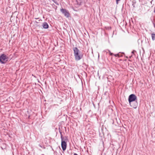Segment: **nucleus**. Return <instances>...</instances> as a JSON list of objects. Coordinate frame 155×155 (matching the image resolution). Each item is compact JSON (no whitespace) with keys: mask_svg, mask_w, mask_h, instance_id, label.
Listing matches in <instances>:
<instances>
[{"mask_svg":"<svg viewBox=\"0 0 155 155\" xmlns=\"http://www.w3.org/2000/svg\"><path fill=\"white\" fill-rule=\"evenodd\" d=\"M132 56V55H131V56H130V58Z\"/></svg>","mask_w":155,"mask_h":155,"instance_id":"nucleus-18","label":"nucleus"},{"mask_svg":"<svg viewBox=\"0 0 155 155\" xmlns=\"http://www.w3.org/2000/svg\"><path fill=\"white\" fill-rule=\"evenodd\" d=\"M53 1L56 5H59L58 3L55 0H52Z\"/></svg>","mask_w":155,"mask_h":155,"instance_id":"nucleus-11","label":"nucleus"},{"mask_svg":"<svg viewBox=\"0 0 155 155\" xmlns=\"http://www.w3.org/2000/svg\"><path fill=\"white\" fill-rule=\"evenodd\" d=\"M136 51L135 50H133L132 52V53L133 54H134V53L135 52H136Z\"/></svg>","mask_w":155,"mask_h":155,"instance_id":"nucleus-13","label":"nucleus"},{"mask_svg":"<svg viewBox=\"0 0 155 155\" xmlns=\"http://www.w3.org/2000/svg\"><path fill=\"white\" fill-rule=\"evenodd\" d=\"M137 100V97L134 94H131L129 96L128 101L129 103Z\"/></svg>","mask_w":155,"mask_h":155,"instance_id":"nucleus-4","label":"nucleus"},{"mask_svg":"<svg viewBox=\"0 0 155 155\" xmlns=\"http://www.w3.org/2000/svg\"><path fill=\"white\" fill-rule=\"evenodd\" d=\"M8 57L5 54H2L0 56V62L2 64H5L8 60Z\"/></svg>","mask_w":155,"mask_h":155,"instance_id":"nucleus-2","label":"nucleus"},{"mask_svg":"<svg viewBox=\"0 0 155 155\" xmlns=\"http://www.w3.org/2000/svg\"><path fill=\"white\" fill-rule=\"evenodd\" d=\"M42 27L43 28L45 29H47L48 28V25L46 22H44L42 24Z\"/></svg>","mask_w":155,"mask_h":155,"instance_id":"nucleus-7","label":"nucleus"},{"mask_svg":"<svg viewBox=\"0 0 155 155\" xmlns=\"http://www.w3.org/2000/svg\"><path fill=\"white\" fill-rule=\"evenodd\" d=\"M130 106L134 108H136L137 106L138 103L137 100L129 103Z\"/></svg>","mask_w":155,"mask_h":155,"instance_id":"nucleus-6","label":"nucleus"},{"mask_svg":"<svg viewBox=\"0 0 155 155\" xmlns=\"http://www.w3.org/2000/svg\"><path fill=\"white\" fill-rule=\"evenodd\" d=\"M154 12V13H155V8H154V12Z\"/></svg>","mask_w":155,"mask_h":155,"instance_id":"nucleus-16","label":"nucleus"},{"mask_svg":"<svg viewBox=\"0 0 155 155\" xmlns=\"http://www.w3.org/2000/svg\"><path fill=\"white\" fill-rule=\"evenodd\" d=\"M61 134V145L62 149L64 151L66 149V146H67V144L66 142L64 141L63 140V138L62 137V135L61 134V132H60Z\"/></svg>","mask_w":155,"mask_h":155,"instance_id":"nucleus-3","label":"nucleus"},{"mask_svg":"<svg viewBox=\"0 0 155 155\" xmlns=\"http://www.w3.org/2000/svg\"><path fill=\"white\" fill-rule=\"evenodd\" d=\"M108 51L110 53V54L111 55H113V54L111 53L110 51H109V50H108Z\"/></svg>","mask_w":155,"mask_h":155,"instance_id":"nucleus-12","label":"nucleus"},{"mask_svg":"<svg viewBox=\"0 0 155 155\" xmlns=\"http://www.w3.org/2000/svg\"><path fill=\"white\" fill-rule=\"evenodd\" d=\"M105 28L106 29L108 30H110L111 29V27L109 26L105 27Z\"/></svg>","mask_w":155,"mask_h":155,"instance_id":"nucleus-8","label":"nucleus"},{"mask_svg":"<svg viewBox=\"0 0 155 155\" xmlns=\"http://www.w3.org/2000/svg\"><path fill=\"white\" fill-rule=\"evenodd\" d=\"M74 51V55L76 60L79 61L80 60L82 57V55L80 53V51L76 47L73 48Z\"/></svg>","mask_w":155,"mask_h":155,"instance_id":"nucleus-1","label":"nucleus"},{"mask_svg":"<svg viewBox=\"0 0 155 155\" xmlns=\"http://www.w3.org/2000/svg\"><path fill=\"white\" fill-rule=\"evenodd\" d=\"M154 27L155 28V24H154Z\"/></svg>","mask_w":155,"mask_h":155,"instance_id":"nucleus-17","label":"nucleus"},{"mask_svg":"<svg viewBox=\"0 0 155 155\" xmlns=\"http://www.w3.org/2000/svg\"><path fill=\"white\" fill-rule=\"evenodd\" d=\"M152 39H155V34H152Z\"/></svg>","mask_w":155,"mask_h":155,"instance_id":"nucleus-9","label":"nucleus"},{"mask_svg":"<svg viewBox=\"0 0 155 155\" xmlns=\"http://www.w3.org/2000/svg\"><path fill=\"white\" fill-rule=\"evenodd\" d=\"M120 0H116V3L117 4H118V2L119 1H120Z\"/></svg>","mask_w":155,"mask_h":155,"instance_id":"nucleus-14","label":"nucleus"},{"mask_svg":"<svg viewBox=\"0 0 155 155\" xmlns=\"http://www.w3.org/2000/svg\"><path fill=\"white\" fill-rule=\"evenodd\" d=\"M60 11L66 17L68 18L69 17L70 13L67 10L62 8L61 9Z\"/></svg>","mask_w":155,"mask_h":155,"instance_id":"nucleus-5","label":"nucleus"},{"mask_svg":"<svg viewBox=\"0 0 155 155\" xmlns=\"http://www.w3.org/2000/svg\"><path fill=\"white\" fill-rule=\"evenodd\" d=\"M74 155H78L77 153H74Z\"/></svg>","mask_w":155,"mask_h":155,"instance_id":"nucleus-15","label":"nucleus"},{"mask_svg":"<svg viewBox=\"0 0 155 155\" xmlns=\"http://www.w3.org/2000/svg\"><path fill=\"white\" fill-rule=\"evenodd\" d=\"M114 55L115 57H120L122 56L121 55H120V54H114Z\"/></svg>","mask_w":155,"mask_h":155,"instance_id":"nucleus-10","label":"nucleus"}]
</instances>
